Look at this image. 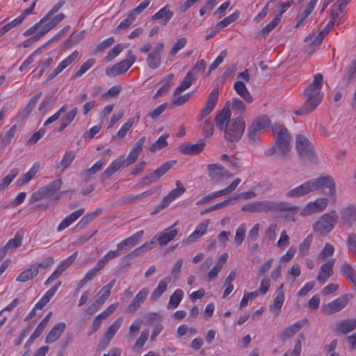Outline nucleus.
<instances>
[{"mask_svg": "<svg viewBox=\"0 0 356 356\" xmlns=\"http://www.w3.org/2000/svg\"><path fill=\"white\" fill-rule=\"evenodd\" d=\"M78 55V51H74L65 59L61 61L58 65V67L55 68L51 74H49L47 80H52L56 75H58L63 70H64L67 66L71 65L75 60V59L77 58Z\"/></svg>", "mask_w": 356, "mask_h": 356, "instance_id": "24", "label": "nucleus"}, {"mask_svg": "<svg viewBox=\"0 0 356 356\" xmlns=\"http://www.w3.org/2000/svg\"><path fill=\"white\" fill-rule=\"evenodd\" d=\"M341 222L342 224L350 227L356 220V208L350 204L343 209L340 212Z\"/></svg>", "mask_w": 356, "mask_h": 356, "instance_id": "19", "label": "nucleus"}, {"mask_svg": "<svg viewBox=\"0 0 356 356\" xmlns=\"http://www.w3.org/2000/svg\"><path fill=\"white\" fill-rule=\"evenodd\" d=\"M245 127V122L238 117L227 123L224 129L225 140L228 142L234 143L238 141L242 136Z\"/></svg>", "mask_w": 356, "mask_h": 356, "instance_id": "5", "label": "nucleus"}, {"mask_svg": "<svg viewBox=\"0 0 356 356\" xmlns=\"http://www.w3.org/2000/svg\"><path fill=\"white\" fill-rule=\"evenodd\" d=\"M258 213H267L268 211H294L298 207L286 202H275L264 200L257 202Z\"/></svg>", "mask_w": 356, "mask_h": 356, "instance_id": "7", "label": "nucleus"}, {"mask_svg": "<svg viewBox=\"0 0 356 356\" xmlns=\"http://www.w3.org/2000/svg\"><path fill=\"white\" fill-rule=\"evenodd\" d=\"M42 92H39L36 93L31 99L29 100L28 104L23 109V111L21 113V115L23 118H26L29 115L32 110L35 108L36 106V104L38 101V99L41 97Z\"/></svg>", "mask_w": 356, "mask_h": 356, "instance_id": "40", "label": "nucleus"}, {"mask_svg": "<svg viewBox=\"0 0 356 356\" xmlns=\"http://www.w3.org/2000/svg\"><path fill=\"white\" fill-rule=\"evenodd\" d=\"M208 176L220 181L224 178L232 176L224 167L219 164H209L207 165Z\"/></svg>", "mask_w": 356, "mask_h": 356, "instance_id": "16", "label": "nucleus"}, {"mask_svg": "<svg viewBox=\"0 0 356 356\" xmlns=\"http://www.w3.org/2000/svg\"><path fill=\"white\" fill-rule=\"evenodd\" d=\"M65 18V15L63 13H60L45 22L41 28V35H45L54 27H56L60 22Z\"/></svg>", "mask_w": 356, "mask_h": 356, "instance_id": "30", "label": "nucleus"}, {"mask_svg": "<svg viewBox=\"0 0 356 356\" xmlns=\"http://www.w3.org/2000/svg\"><path fill=\"white\" fill-rule=\"evenodd\" d=\"M173 78L174 74H169L161 81L163 83V86L157 90L154 96V99H156L159 97L163 95L170 89Z\"/></svg>", "mask_w": 356, "mask_h": 356, "instance_id": "36", "label": "nucleus"}, {"mask_svg": "<svg viewBox=\"0 0 356 356\" xmlns=\"http://www.w3.org/2000/svg\"><path fill=\"white\" fill-rule=\"evenodd\" d=\"M328 200L327 198H317L314 202H309L302 210V214L309 216L315 213L323 211L327 207Z\"/></svg>", "mask_w": 356, "mask_h": 356, "instance_id": "15", "label": "nucleus"}, {"mask_svg": "<svg viewBox=\"0 0 356 356\" xmlns=\"http://www.w3.org/2000/svg\"><path fill=\"white\" fill-rule=\"evenodd\" d=\"M122 51V46L121 44H118L114 46L111 50L108 51L107 56L105 57V60L109 62L116 57Z\"/></svg>", "mask_w": 356, "mask_h": 356, "instance_id": "61", "label": "nucleus"}, {"mask_svg": "<svg viewBox=\"0 0 356 356\" xmlns=\"http://www.w3.org/2000/svg\"><path fill=\"white\" fill-rule=\"evenodd\" d=\"M22 235L17 232L15 238L10 239L6 245L0 249V259H2L9 250H13L22 245Z\"/></svg>", "mask_w": 356, "mask_h": 356, "instance_id": "23", "label": "nucleus"}, {"mask_svg": "<svg viewBox=\"0 0 356 356\" xmlns=\"http://www.w3.org/2000/svg\"><path fill=\"white\" fill-rule=\"evenodd\" d=\"M313 236L312 234L308 235L303 241L300 244L299 253L302 256L308 254L310 245L312 242Z\"/></svg>", "mask_w": 356, "mask_h": 356, "instance_id": "54", "label": "nucleus"}, {"mask_svg": "<svg viewBox=\"0 0 356 356\" xmlns=\"http://www.w3.org/2000/svg\"><path fill=\"white\" fill-rule=\"evenodd\" d=\"M122 317H119L115 319V321L108 327L100 341L99 346H101L102 348H105L109 345L111 339L113 338L115 333L120 327L122 323Z\"/></svg>", "mask_w": 356, "mask_h": 356, "instance_id": "13", "label": "nucleus"}, {"mask_svg": "<svg viewBox=\"0 0 356 356\" xmlns=\"http://www.w3.org/2000/svg\"><path fill=\"white\" fill-rule=\"evenodd\" d=\"M236 200V197H228L227 199L218 202L217 204H215L209 207H208L207 209H205L204 211H202L201 213L204 214L208 212H211L217 209H220L221 208L227 207L230 205L234 204V201Z\"/></svg>", "mask_w": 356, "mask_h": 356, "instance_id": "42", "label": "nucleus"}, {"mask_svg": "<svg viewBox=\"0 0 356 356\" xmlns=\"http://www.w3.org/2000/svg\"><path fill=\"white\" fill-rule=\"evenodd\" d=\"M307 319L304 318L296 322L292 325L286 327L280 333V337L282 341H286L293 337L307 323Z\"/></svg>", "mask_w": 356, "mask_h": 356, "instance_id": "21", "label": "nucleus"}, {"mask_svg": "<svg viewBox=\"0 0 356 356\" xmlns=\"http://www.w3.org/2000/svg\"><path fill=\"white\" fill-rule=\"evenodd\" d=\"M296 147L302 161L309 163L316 162L318 157L314 145L305 136L299 134L296 136Z\"/></svg>", "mask_w": 356, "mask_h": 356, "instance_id": "3", "label": "nucleus"}, {"mask_svg": "<svg viewBox=\"0 0 356 356\" xmlns=\"http://www.w3.org/2000/svg\"><path fill=\"white\" fill-rule=\"evenodd\" d=\"M179 233L178 229L170 230L165 229L163 232L157 234L152 238V243L156 241L161 247L165 246L170 241L173 240Z\"/></svg>", "mask_w": 356, "mask_h": 356, "instance_id": "17", "label": "nucleus"}, {"mask_svg": "<svg viewBox=\"0 0 356 356\" xmlns=\"http://www.w3.org/2000/svg\"><path fill=\"white\" fill-rule=\"evenodd\" d=\"M154 243H152V240L149 243H145L140 247L134 249L133 251L129 252V255L128 257H138L144 254H145L147 252L153 248V245Z\"/></svg>", "mask_w": 356, "mask_h": 356, "instance_id": "41", "label": "nucleus"}, {"mask_svg": "<svg viewBox=\"0 0 356 356\" xmlns=\"http://www.w3.org/2000/svg\"><path fill=\"white\" fill-rule=\"evenodd\" d=\"M39 168L40 164L38 163H35L32 168L17 180L19 185L23 186L26 184L36 175V173L39 170Z\"/></svg>", "mask_w": 356, "mask_h": 356, "instance_id": "35", "label": "nucleus"}, {"mask_svg": "<svg viewBox=\"0 0 356 356\" xmlns=\"http://www.w3.org/2000/svg\"><path fill=\"white\" fill-rule=\"evenodd\" d=\"M323 78L321 74H316L312 83L305 91L306 102L302 107L294 113L298 115H306L314 110L321 102L323 94L321 92L323 86Z\"/></svg>", "mask_w": 356, "mask_h": 356, "instance_id": "2", "label": "nucleus"}, {"mask_svg": "<svg viewBox=\"0 0 356 356\" xmlns=\"http://www.w3.org/2000/svg\"><path fill=\"white\" fill-rule=\"evenodd\" d=\"M161 55L157 54L156 52L152 51L147 55V64L148 67L152 70L158 68L161 64Z\"/></svg>", "mask_w": 356, "mask_h": 356, "instance_id": "46", "label": "nucleus"}, {"mask_svg": "<svg viewBox=\"0 0 356 356\" xmlns=\"http://www.w3.org/2000/svg\"><path fill=\"white\" fill-rule=\"evenodd\" d=\"M105 163V159H100L97 161L90 168L84 172V178L86 181L90 180L92 177L99 171Z\"/></svg>", "mask_w": 356, "mask_h": 356, "instance_id": "45", "label": "nucleus"}, {"mask_svg": "<svg viewBox=\"0 0 356 356\" xmlns=\"http://www.w3.org/2000/svg\"><path fill=\"white\" fill-rule=\"evenodd\" d=\"M173 12L170 10V6L166 5L152 16V20L163 19L165 22H168L173 16Z\"/></svg>", "mask_w": 356, "mask_h": 356, "instance_id": "34", "label": "nucleus"}, {"mask_svg": "<svg viewBox=\"0 0 356 356\" xmlns=\"http://www.w3.org/2000/svg\"><path fill=\"white\" fill-rule=\"evenodd\" d=\"M195 79V77H194L193 73L191 71L188 72L180 85L175 90L174 95H177L178 94L188 88L191 86L192 81Z\"/></svg>", "mask_w": 356, "mask_h": 356, "instance_id": "38", "label": "nucleus"}, {"mask_svg": "<svg viewBox=\"0 0 356 356\" xmlns=\"http://www.w3.org/2000/svg\"><path fill=\"white\" fill-rule=\"evenodd\" d=\"M54 103L55 100L52 96L46 97L39 106L38 110L42 115H44L53 108Z\"/></svg>", "mask_w": 356, "mask_h": 356, "instance_id": "50", "label": "nucleus"}, {"mask_svg": "<svg viewBox=\"0 0 356 356\" xmlns=\"http://www.w3.org/2000/svg\"><path fill=\"white\" fill-rule=\"evenodd\" d=\"M186 42L187 40L186 38H179L170 49V55L175 56L180 49H183L186 46Z\"/></svg>", "mask_w": 356, "mask_h": 356, "instance_id": "57", "label": "nucleus"}, {"mask_svg": "<svg viewBox=\"0 0 356 356\" xmlns=\"http://www.w3.org/2000/svg\"><path fill=\"white\" fill-rule=\"evenodd\" d=\"M134 123V118H130L125 124L122 125L120 129L118 131L116 136L113 137V139L115 140L116 138H123L125 137L127 131L131 129Z\"/></svg>", "mask_w": 356, "mask_h": 356, "instance_id": "53", "label": "nucleus"}, {"mask_svg": "<svg viewBox=\"0 0 356 356\" xmlns=\"http://www.w3.org/2000/svg\"><path fill=\"white\" fill-rule=\"evenodd\" d=\"M18 174V169H12L10 171L9 174L1 180V183L0 184V192L5 190L13 181V179L17 176Z\"/></svg>", "mask_w": 356, "mask_h": 356, "instance_id": "48", "label": "nucleus"}, {"mask_svg": "<svg viewBox=\"0 0 356 356\" xmlns=\"http://www.w3.org/2000/svg\"><path fill=\"white\" fill-rule=\"evenodd\" d=\"M136 60V56L132 54L131 51H129L127 58L116 63L111 67L106 68V74L113 76L123 74L131 67Z\"/></svg>", "mask_w": 356, "mask_h": 356, "instance_id": "8", "label": "nucleus"}, {"mask_svg": "<svg viewBox=\"0 0 356 356\" xmlns=\"http://www.w3.org/2000/svg\"><path fill=\"white\" fill-rule=\"evenodd\" d=\"M144 234L143 230L139 231L135 233L131 236L127 238L126 239L122 241L117 245V251H118L119 254H120V252L127 250L129 248L135 246L139 241L141 239Z\"/></svg>", "mask_w": 356, "mask_h": 356, "instance_id": "20", "label": "nucleus"}, {"mask_svg": "<svg viewBox=\"0 0 356 356\" xmlns=\"http://www.w3.org/2000/svg\"><path fill=\"white\" fill-rule=\"evenodd\" d=\"M239 17V13L238 11L234 12L233 14L229 15L228 17H226L222 20H221L220 22H218L216 26V29L217 30H221L226 26H227L231 23L235 22Z\"/></svg>", "mask_w": 356, "mask_h": 356, "instance_id": "49", "label": "nucleus"}, {"mask_svg": "<svg viewBox=\"0 0 356 356\" xmlns=\"http://www.w3.org/2000/svg\"><path fill=\"white\" fill-rule=\"evenodd\" d=\"M75 158V153L74 151L66 152L63 159L60 161L57 168L60 171L67 169L72 163Z\"/></svg>", "mask_w": 356, "mask_h": 356, "instance_id": "39", "label": "nucleus"}, {"mask_svg": "<svg viewBox=\"0 0 356 356\" xmlns=\"http://www.w3.org/2000/svg\"><path fill=\"white\" fill-rule=\"evenodd\" d=\"M356 328V318H346L336 323V332L346 334Z\"/></svg>", "mask_w": 356, "mask_h": 356, "instance_id": "27", "label": "nucleus"}, {"mask_svg": "<svg viewBox=\"0 0 356 356\" xmlns=\"http://www.w3.org/2000/svg\"><path fill=\"white\" fill-rule=\"evenodd\" d=\"M283 288L284 284L282 283L277 289L275 292L276 296L274 299L273 304L270 307V310L272 312H275L276 315L280 314V309L284 301V293Z\"/></svg>", "mask_w": 356, "mask_h": 356, "instance_id": "26", "label": "nucleus"}, {"mask_svg": "<svg viewBox=\"0 0 356 356\" xmlns=\"http://www.w3.org/2000/svg\"><path fill=\"white\" fill-rule=\"evenodd\" d=\"M61 186V179H56L51 182L49 184L40 188V189L44 197H50L60 188Z\"/></svg>", "mask_w": 356, "mask_h": 356, "instance_id": "32", "label": "nucleus"}, {"mask_svg": "<svg viewBox=\"0 0 356 356\" xmlns=\"http://www.w3.org/2000/svg\"><path fill=\"white\" fill-rule=\"evenodd\" d=\"M52 314L51 312H49L47 315L44 317V318L40 322V323L38 325L36 329L33 332L34 337H40L42 332L44 331V328L47 325L49 318Z\"/></svg>", "mask_w": 356, "mask_h": 356, "instance_id": "58", "label": "nucleus"}, {"mask_svg": "<svg viewBox=\"0 0 356 356\" xmlns=\"http://www.w3.org/2000/svg\"><path fill=\"white\" fill-rule=\"evenodd\" d=\"M17 131V125L14 124L13 125L9 130L6 131L4 134L3 136L1 138V143L4 145H7L10 144L12 139L14 138L15 134Z\"/></svg>", "mask_w": 356, "mask_h": 356, "instance_id": "56", "label": "nucleus"}, {"mask_svg": "<svg viewBox=\"0 0 356 356\" xmlns=\"http://www.w3.org/2000/svg\"><path fill=\"white\" fill-rule=\"evenodd\" d=\"M140 154V152L132 149L131 152H129V155L126 159L122 158V160L123 163H124L125 166H128L134 163L139 155Z\"/></svg>", "mask_w": 356, "mask_h": 356, "instance_id": "62", "label": "nucleus"}, {"mask_svg": "<svg viewBox=\"0 0 356 356\" xmlns=\"http://www.w3.org/2000/svg\"><path fill=\"white\" fill-rule=\"evenodd\" d=\"M246 232V227L244 223L241 224L236 229L234 236V241L237 246H239L244 240Z\"/></svg>", "mask_w": 356, "mask_h": 356, "instance_id": "55", "label": "nucleus"}, {"mask_svg": "<svg viewBox=\"0 0 356 356\" xmlns=\"http://www.w3.org/2000/svg\"><path fill=\"white\" fill-rule=\"evenodd\" d=\"M272 131L278 149L283 154L288 152L291 147V136L286 128L283 124L275 123L273 125Z\"/></svg>", "mask_w": 356, "mask_h": 356, "instance_id": "4", "label": "nucleus"}, {"mask_svg": "<svg viewBox=\"0 0 356 356\" xmlns=\"http://www.w3.org/2000/svg\"><path fill=\"white\" fill-rule=\"evenodd\" d=\"M120 254L117 250H110L105 254L97 263L99 268L103 269L108 264L109 260L113 259Z\"/></svg>", "mask_w": 356, "mask_h": 356, "instance_id": "47", "label": "nucleus"}, {"mask_svg": "<svg viewBox=\"0 0 356 356\" xmlns=\"http://www.w3.org/2000/svg\"><path fill=\"white\" fill-rule=\"evenodd\" d=\"M341 273L349 281L356 277V271L348 263H345L341 266Z\"/></svg>", "mask_w": 356, "mask_h": 356, "instance_id": "51", "label": "nucleus"}, {"mask_svg": "<svg viewBox=\"0 0 356 356\" xmlns=\"http://www.w3.org/2000/svg\"><path fill=\"white\" fill-rule=\"evenodd\" d=\"M65 327L66 325L65 323L60 322L56 323L47 335L45 338V343H52L58 340L64 332Z\"/></svg>", "mask_w": 356, "mask_h": 356, "instance_id": "28", "label": "nucleus"}, {"mask_svg": "<svg viewBox=\"0 0 356 356\" xmlns=\"http://www.w3.org/2000/svg\"><path fill=\"white\" fill-rule=\"evenodd\" d=\"M95 61L96 60L95 58H90L88 60H86L84 63L81 65L80 69L72 76V79H75L82 76L88 70H89L92 66H93V65L95 63Z\"/></svg>", "mask_w": 356, "mask_h": 356, "instance_id": "52", "label": "nucleus"}, {"mask_svg": "<svg viewBox=\"0 0 356 356\" xmlns=\"http://www.w3.org/2000/svg\"><path fill=\"white\" fill-rule=\"evenodd\" d=\"M175 162V161L166 162L163 163L153 172L143 177L140 184L147 186L156 182L172 168V164Z\"/></svg>", "mask_w": 356, "mask_h": 356, "instance_id": "9", "label": "nucleus"}, {"mask_svg": "<svg viewBox=\"0 0 356 356\" xmlns=\"http://www.w3.org/2000/svg\"><path fill=\"white\" fill-rule=\"evenodd\" d=\"M280 22L278 17H275L261 31L264 37L267 36Z\"/></svg>", "mask_w": 356, "mask_h": 356, "instance_id": "60", "label": "nucleus"}, {"mask_svg": "<svg viewBox=\"0 0 356 356\" xmlns=\"http://www.w3.org/2000/svg\"><path fill=\"white\" fill-rule=\"evenodd\" d=\"M124 163H123L122 158L117 159L114 160L110 165L104 171L102 174L101 177L103 180L108 179L111 176H112L116 171H118L122 166H124Z\"/></svg>", "mask_w": 356, "mask_h": 356, "instance_id": "31", "label": "nucleus"}, {"mask_svg": "<svg viewBox=\"0 0 356 356\" xmlns=\"http://www.w3.org/2000/svg\"><path fill=\"white\" fill-rule=\"evenodd\" d=\"M270 124V120L267 116H262L252 122L248 128V137L250 140H254L257 135Z\"/></svg>", "mask_w": 356, "mask_h": 356, "instance_id": "11", "label": "nucleus"}, {"mask_svg": "<svg viewBox=\"0 0 356 356\" xmlns=\"http://www.w3.org/2000/svg\"><path fill=\"white\" fill-rule=\"evenodd\" d=\"M169 134H164L161 136L157 140H156L152 145L149 147V151L152 152H155L157 150H160L168 145V143L166 139L169 137Z\"/></svg>", "mask_w": 356, "mask_h": 356, "instance_id": "44", "label": "nucleus"}, {"mask_svg": "<svg viewBox=\"0 0 356 356\" xmlns=\"http://www.w3.org/2000/svg\"><path fill=\"white\" fill-rule=\"evenodd\" d=\"M205 140L201 139L195 144L186 143L179 147V152L185 155H195L200 154L205 146Z\"/></svg>", "mask_w": 356, "mask_h": 356, "instance_id": "18", "label": "nucleus"}, {"mask_svg": "<svg viewBox=\"0 0 356 356\" xmlns=\"http://www.w3.org/2000/svg\"><path fill=\"white\" fill-rule=\"evenodd\" d=\"M322 188L329 190L327 195L332 197L333 202H335V184L334 179L330 176L320 177L309 180L300 186L289 191L286 194V197L289 198L300 197Z\"/></svg>", "mask_w": 356, "mask_h": 356, "instance_id": "1", "label": "nucleus"}, {"mask_svg": "<svg viewBox=\"0 0 356 356\" xmlns=\"http://www.w3.org/2000/svg\"><path fill=\"white\" fill-rule=\"evenodd\" d=\"M350 297V295L346 294L329 302L323 307L324 313L327 315H331L341 311L347 305Z\"/></svg>", "mask_w": 356, "mask_h": 356, "instance_id": "10", "label": "nucleus"}, {"mask_svg": "<svg viewBox=\"0 0 356 356\" xmlns=\"http://www.w3.org/2000/svg\"><path fill=\"white\" fill-rule=\"evenodd\" d=\"M334 259H329L325 264H323L316 277L317 281L321 284H324L327 280L333 273V266Z\"/></svg>", "mask_w": 356, "mask_h": 356, "instance_id": "25", "label": "nucleus"}, {"mask_svg": "<svg viewBox=\"0 0 356 356\" xmlns=\"http://www.w3.org/2000/svg\"><path fill=\"white\" fill-rule=\"evenodd\" d=\"M184 296V292L181 289H177L170 298L167 307L168 309L177 308Z\"/></svg>", "mask_w": 356, "mask_h": 356, "instance_id": "43", "label": "nucleus"}, {"mask_svg": "<svg viewBox=\"0 0 356 356\" xmlns=\"http://www.w3.org/2000/svg\"><path fill=\"white\" fill-rule=\"evenodd\" d=\"M149 293V290L147 287L143 288L127 306L126 312L129 314L136 313L141 305L146 300Z\"/></svg>", "mask_w": 356, "mask_h": 356, "instance_id": "12", "label": "nucleus"}, {"mask_svg": "<svg viewBox=\"0 0 356 356\" xmlns=\"http://www.w3.org/2000/svg\"><path fill=\"white\" fill-rule=\"evenodd\" d=\"M219 95L218 88H213L209 95L208 99L205 103L204 108L202 109L200 115V120L204 119L209 113L212 112L217 104Z\"/></svg>", "mask_w": 356, "mask_h": 356, "instance_id": "14", "label": "nucleus"}, {"mask_svg": "<svg viewBox=\"0 0 356 356\" xmlns=\"http://www.w3.org/2000/svg\"><path fill=\"white\" fill-rule=\"evenodd\" d=\"M229 103L227 102L222 109V111L218 113L215 118L216 126L220 130H223L225 128L227 123L231 122V111L228 106Z\"/></svg>", "mask_w": 356, "mask_h": 356, "instance_id": "22", "label": "nucleus"}, {"mask_svg": "<svg viewBox=\"0 0 356 356\" xmlns=\"http://www.w3.org/2000/svg\"><path fill=\"white\" fill-rule=\"evenodd\" d=\"M323 40V38H322V35H320L319 34L316 35L314 33L309 34L305 39V41H309L311 42V47L314 49L319 46L321 44Z\"/></svg>", "mask_w": 356, "mask_h": 356, "instance_id": "63", "label": "nucleus"}, {"mask_svg": "<svg viewBox=\"0 0 356 356\" xmlns=\"http://www.w3.org/2000/svg\"><path fill=\"white\" fill-rule=\"evenodd\" d=\"M171 281L170 277H165L159 282L158 286L152 293L149 300L154 302L157 300L162 294L167 290L168 285Z\"/></svg>", "mask_w": 356, "mask_h": 356, "instance_id": "29", "label": "nucleus"}, {"mask_svg": "<svg viewBox=\"0 0 356 356\" xmlns=\"http://www.w3.org/2000/svg\"><path fill=\"white\" fill-rule=\"evenodd\" d=\"M339 216L335 210H332L329 213L321 216L314 225L315 231L321 234H325L330 232L337 224Z\"/></svg>", "mask_w": 356, "mask_h": 356, "instance_id": "6", "label": "nucleus"}, {"mask_svg": "<svg viewBox=\"0 0 356 356\" xmlns=\"http://www.w3.org/2000/svg\"><path fill=\"white\" fill-rule=\"evenodd\" d=\"M234 90L248 103L252 102V97L242 81H237L234 85Z\"/></svg>", "mask_w": 356, "mask_h": 356, "instance_id": "33", "label": "nucleus"}, {"mask_svg": "<svg viewBox=\"0 0 356 356\" xmlns=\"http://www.w3.org/2000/svg\"><path fill=\"white\" fill-rule=\"evenodd\" d=\"M115 42V39L113 37H110L99 44H98L96 47L95 51L96 52H103L105 49H108L111 47Z\"/></svg>", "mask_w": 356, "mask_h": 356, "instance_id": "64", "label": "nucleus"}, {"mask_svg": "<svg viewBox=\"0 0 356 356\" xmlns=\"http://www.w3.org/2000/svg\"><path fill=\"white\" fill-rule=\"evenodd\" d=\"M38 270L35 266L31 265L29 268L26 269L23 272H22L16 280L22 282H25L28 280H32L33 277H36L38 275Z\"/></svg>", "mask_w": 356, "mask_h": 356, "instance_id": "37", "label": "nucleus"}, {"mask_svg": "<svg viewBox=\"0 0 356 356\" xmlns=\"http://www.w3.org/2000/svg\"><path fill=\"white\" fill-rule=\"evenodd\" d=\"M78 252H75L74 254L64 259L57 267V268L63 273L65 270L76 259Z\"/></svg>", "mask_w": 356, "mask_h": 356, "instance_id": "59", "label": "nucleus"}]
</instances>
